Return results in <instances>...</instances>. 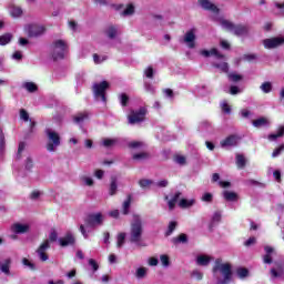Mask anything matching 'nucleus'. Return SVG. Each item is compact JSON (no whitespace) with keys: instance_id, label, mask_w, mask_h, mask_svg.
Returning <instances> with one entry per match:
<instances>
[{"instance_id":"58","label":"nucleus","mask_w":284,"mask_h":284,"mask_svg":"<svg viewBox=\"0 0 284 284\" xmlns=\"http://www.w3.org/2000/svg\"><path fill=\"white\" fill-rule=\"evenodd\" d=\"M175 162H178L179 165H185V156H183V155H176V156H175Z\"/></svg>"},{"instance_id":"59","label":"nucleus","mask_w":284,"mask_h":284,"mask_svg":"<svg viewBox=\"0 0 284 284\" xmlns=\"http://www.w3.org/2000/svg\"><path fill=\"white\" fill-rule=\"evenodd\" d=\"M256 243V237H250L246 242H244L245 247H250V245H254Z\"/></svg>"},{"instance_id":"45","label":"nucleus","mask_w":284,"mask_h":284,"mask_svg":"<svg viewBox=\"0 0 284 284\" xmlns=\"http://www.w3.org/2000/svg\"><path fill=\"white\" fill-rule=\"evenodd\" d=\"M160 261L163 267H170V257L168 255H161Z\"/></svg>"},{"instance_id":"17","label":"nucleus","mask_w":284,"mask_h":284,"mask_svg":"<svg viewBox=\"0 0 284 284\" xmlns=\"http://www.w3.org/2000/svg\"><path fill=\"white\" fill-rule=\"evenodd\" d=\"M200 4L204 10H211V12H214L215 14L219 12V8L210 2V0H200Z\"/></svg>"},{"instance_id":"4","label":"nucleus","mask_w":284,"mask_h":284,"mask_svg":"<svg viewBox=\"0 0 284 284\" xmlns=\"http://www.w3.org/2000/svg\"><path fill=\"white\" fill-rule=\"evenodd\" d=\"M57 239H59V234L57 233L55 230H52L49 234V240H44L37 250V254L40 261H43V262L48 261L49 257L45 252L50 250V242L54 243Z\"/></svg>"},{"instance_id":"52","label":"nucleus","mask_w":284,"mask_h":284,"mask_svg":"<svg viewBox=\"0 0 284 284\" xmlns=\"http://www.w3.org/2000/svg\"><path fill=\"white\" fill-rule=\"evenodd\" d=\"M152 180H140L139 181V185L142 186V187H150V185H152Z\"/></svg>"},{"instance_id":"62","label":"nucleus","mask_w":284,"mask_h":284,"mask_svg":"<svg viewBox=\"0 0 284 284\" xmlns=\"http://www.w3.org/2000/svg\"><path fill=\"white\" fill-rule=\"evenodd\" d=\"M129 148H133V149L143 148V142H131L129 143Z\"/></svg>"},{"instance_id":"56","label":"nucleus","mask_w":284,"mask_h":284,"mask_svg":"<svg viewBox=\"0 0 284 284\" xmlns=\"http://www.w3.org/2000/svg\"><path fill=\"white\" fill-rule=\"evenodd\" d=\"M222 110L226 113L230 114L232 112V108H230V104H227L225 101L222 102Z\"/></svg>"},{"instance_id":"57","label":"nucleus","mask_w":284,"mask_h":284,"mask_svg":"<svg viewBox=\"0 0 284 284\" xmlns=\"http://www.w3.org/2000/svg\"><path fill=\"white\" fill-rule=\"evenodd\" d=\"M283 150H284V145H281L280 148L275 149L272 153L273 159H276V156H278L281 152H283Z\"/></svg>"},{"instance_id":"53","label":"nucleus","mask_w":284,"mask_h":284,"mask_svg":"<svg viewBox=\"0 0 284 284\" xmlns=\"http://www.w3.org/2000/svg\"><path fill=\"white\" fill-rule=\"evenodd\" d=\"M26 150V143L24 142H20L19 146H18V154H17V159H21V153Z\"/></svg>"},{"instance_id":"43","label":"nucleus","mask_w":284,"mask_h":284,"mask_svg":"<svg viewBox=\"0 0 284 284\" xmlns=\"http://www.w3.org/2000/svg\"><path fill=\"white\" fill-rule=\"evenodd\" d=\"M221 219H222L221 212H215L211 220L212 225H216V223H221Z\"/></svg>"},{"instance_id":"41","label":"nucleus","mask_w":284,"mask_h":284,"mask_svg":"<svg viewBox=\"0 0 284 284\" xmlns=\"http://www.w3.org/2000/svg\"><path fill=\"white\" fill-rule=\"evenodd\" d=\"M119 99L122 108H125L130 101V97H128L125 93L120 94Z\"/></svg>"},{"instance_id":"10","label":"nucleus","mask_w":284,"mask_h":284,"mask_svg":"<svg viewBox=\"0 0 284 284\" xmlns=\"http://www.w3.org/2000/svg\"><path fill=\"white\" fill-rule=\"evenodd\" d=\"M284 37H275L263 40V45L266 50H274V48H280L283 45Z\"/></svg>"},{"instance_id":"13","label":"nucleus","mask_w":284,"mask_h":284,"mask_svg":"<svg viewBox=\"0 0 284 284\" xmlns=\"http://www.w3.org/2000/svg\"><path fill=\"white\" fill-rule=\"evenodd\" d=\"M77 243V239L74 234L68 232L63 237L59 239V244L61 247H68L70 245H74Z\"/></svg>"},{"instance_id":"51","label":"nucleus","mask_w":284,"mask_h":284,"mask_svg":"<svg viewBox=\"0 0 284 284\" xmlns=\"http://www.w3.org/2000/svg\"><path fill=\"white\" fill-rule=\"evenodd\" d=\"M89 265L92 267L93 272H97L99 270V263H97V260L90 258L89 260Z\"/></svg>"},{"instance_id":"48","label":"nucleus","mask_w":284,"mask_h":284,"mask_svg":"<svg viewBox=\"0 0 284 284\" xmlns=\"http://www.w3.org/2000/svg\"><path fill=\"white\" fill-rule=\"evenodd\" d=\"M247 274H250V271H247V268H239L237 270V276L240 278H245V276H247Z\"/></svg>"},{"instance_id":"14","label":"nucleus","mask_w":284,"mask_h":284,"mask_svg":"<svg viewBox=\"0 0 284 284\" xmlns=\"http://www.w3.org/2000/svg\"><path fill=\"white\" fill-rule=\"evenodd\" d=\"M184 43L187 45V48H194V41H196V29H191L184 34L183 39Z\"/></svg>"},{"instance_id":"2","label":"nucleus","mask_w":284,"mask_h":284,"mask_svg":"<svg viewBox=\"0 0 284 284\" xmlns=\"http://www.w3.org/2000/svg\"><path fill=\"white\" fill-rule=\"evenodd\" d=\"M213 276L217 284H227L232 281V264L223 263V260L217 258L213 266Z\"/></svg>"},{"instance_id":"60","label":"nucleus","mask_w":284,"mask_h":284,"mask_svg":"<svg viewBox=\"0 0 284 284\" xmlns=\"http://www.w3.org/2000/svg\"><path fill=\"white\" fill-rule=\"evenodd\" d=\"M144 88H145L146 92H150L151 94H154V87H152V84L145 82Z\"/></svg>"},{"instance_id":"63","label":"nucleus","mask_w":284,"mask_h":284,"mask_svg":"<svg viewBox=\"0 0 284 284\" xmlns=\"http://www.w3.org/2000/svg\"><path fill=\"white\" fill-rule=\"evenodd\" d=\"M170 182H168V180H162L160 182L156 183L158 187H168Z\"/></svg>"},{"instance_id":"1","label":"nucleus","mask_w":284,"mask_h":284,"mask_svg":"<svg viewBox=\"0 0 284 284\" xmlns=\"http://www.w3.org/2000/svg\"><path fill=\"white\" fill-rule=\"evenodd\" d=\"M129 241L138 245V247H145V244H143V220L139 214H133V220L130 224Z\"/></svg>"},{"instance_id":"6","label":"nucleus","mask_w":284,"mask_h":284,"mask_svg":"<svg viewBox=\"0 0 284 284\" xmlns=\"http://www.w3.org/2000/svg\"><path fill=\"white\" fill-rule=\"evenodd\" d=\"M45 134L49 139V143L47 144L48 152H54L57 148L61 145V136H59V133L53 131L52 129H47Z\"/></svg>"},{"instance_id":"12","label":"nucleus","mask_w":284,"mask_h":284,"mask_svg":"<svg viewBox=\"0 0 284 284\" xmlns=\"http://www.w3.org/2000/svg\"><path fill=\"white\" fill-rule=\"evenodd\" d=\"M28 36L31 38L41 37L45 32V27L39 24H29L27 27Z\"/></svg>"},{"instance_id":"64","label":"nucleus","mask_w":284,"mask_h":284,"mask_svg":"<svg viewBox=\"0 0 284 284\" xmlns=\"http://www.w3.org/2000/svg\"><path fill=\"white\" fill-rule=\"evenodd\" d=\"M273 176L277 183H281V171L276 170L273 172Z\"/></svg>"},{"instance_id":"18","label":"nucleus","mask_w":284,"mask_h":284,"mask_svg":"<svg viewBox=\"0 0 284 284\" xmlns=\"http://www.w3.org/2000/svg\"><path fill=\"white\" fill-rule=\"evenodd\" d=\"M200 53L202 54V57H206V58L207 57H216V59H223L224 58V55L221 54L217 49H211L210 51L202 50Z\"/></svg>"},{"instance_id":"46","label":"nucleus","mask_w":284,"mask_h":284,"mask_svg":"<svg viewBox=\"0 0 284 284\" xmlns=\"http://www.w3.org/2000/svg\"><path fill=\"white\" fill-rule=\"evenodd\" d=\"M1 271L4 274H10V260H6V263L1 265Z\"/></svg>"},{"instance_id":"47","label":"nucleus","mask_w":284,"mask_h":284,"mask_svg":"<svg viewBox=\"0 0 284 284\" xmlns=\"http://www.w3.org/2000/svg\"><path fill=\"white\" fill-rule=\"evenodd\" d=\"M20 119H22V121H30V115L28 114V111H26L24 109L20 110Z\"/></svg>"},{"instance_id":"38","label":"nucleus","mask_w":284,"mask_h":284,"mask_svg":"<svg viewBox=\"0 0 284 284\" xmlns=\"http://www.w3.org/2000/svg\"><path fill=\"white\" fill-rule=\"evenodd\" d=\"M176 225L178 223L172 221L169 223L168 230L165 232V236H172V233L174 232V230H176Z\"/></svg>"},{"instance_id":"36","label":"nucleus","mask_w":284,"mask_h":284,"mask_svg":"<svg viewBox=\"0 0 284 284\" xmlns=\"http://www.w3.org/2000/svg\"><path fill=\"white\" fill-rule=\"evenodd\" d=\"M148 159H150V154H148L145 152L133 154V160L134 161H145Z\"/></svg>"},{"instance_id":"44","label":"nucleus","mask_w":284,"mask_h":284,"mask_svg":"<svg viewBox=\"0 0 284 284\" xmlns=\"http://www.w3.org/2000/svg\"><path fill=\"white\" fill-rule=\"evenodd\" d=\"M214 68H217L222 72H227L230 70V67L227 65V62H222L220 64H214Z\"/></svg>"},{"instance_id":"19","label":"nucleus","mask_w":284,"mask_h":284,"mask_svg":"<svg viewBox=\"0 0 284 284\" xmlns=\"http://www.w3.org/2000/svg\"><path fill=\"white\" fill-rule=\"evenodd\" d=\"M235 162L240 170H243L245 168V165H247V159L245 158V155H243L241 153H236Z\"/></svg>"},{"instance_id":"15","label":"nucleus","mask_w":284,"mask_h":284,"mask_svg":"<svg viewBox=\"0 0 284 284\" xmlns=\"http://www.w3.org/2000/svg\"><path fill=\"white\" fill-rule=\"evenodd\" d=\"M9 14L12 19H20V17H23V9L16 4H11L9 6Z\"/></svg>"},{"instance_id":"3","label":"nucleus","mask_w":284,"mask_h":284,"mask_svg":"<svg viewBox=\"0 0 284 284\" xmlns=\"http://www.w3.org/2000/svg\"><path fill=\"white\" fill-rule=\"evenodd\" d=\"M220 26L229 32H233L235 37H245L250 33V27L244 24H234L232 21L226 19H220Z\"/></svg>"},{"instance_id":"49","label":"nucleus","mask_w":284,"mask_h":284,"mask_svg":"<svg viewBox=\"0 0 284 284\" xmlns=\"http://www.w3.org/2000/svg\"><path fill=\"white\" fill-rule=\"evenodd\" d=\"M214 196L212 195V193H204L202 196V201H204L205 203H212Z\"/></svg>"},{"instance_id":"37","label":"nucleus","mask_w":284,"mask_h":284,"mask_svg":"<svg viewBox=\"0 0 284 284\" xmlns=\"http://www.w3.org/2000/svg\"><path fill=\"white\" fill-rule=\"evenodd\" d=\"M125 233H120L118 234V237H116V246L118 247H123V245H125Z\"/></svg>"},{"instance_id":"40","label":"nucleus","mask_w":284,"mask_h":284,"mask_svg":"<svg viewBox=\"0 0 284 284\" xmlns=\"http://www.w3.org/2000/svg\"><path fill=\"white\" fill-rule=\"evenodd\" d=\"M23 88H26V90H27L28 92H37V90H38L37 84H34L33 82H26V83L23 84Z\"/></svg>"},{"instance_id":"35","label":"nucleus","mask_w":284,"mask_h":284,"mask_svg":"<svg viewBox=\"0 0 284 284\" xmlns=\"http://www.w3.org/2000/svg\"><path fill=\"white\" fill-rule=\"evenodd\" d=\"M131 14H134V4L132 3L128 4L124 11L122 12L123 17H131Z\"/></svg>"},{"instance_id":"25","label":"nucleus","mask_w":284,"mask_h":284,"mask_svg":"<svg viewBox=\"0 0 284 284\" xmlns=\"http://www.w3.org/2000/svg\"><path fill=\"white\" fill-rule=\"evenodd\" d=\"M116 143H119V139H103L102 140V145L104 148H114V145H116Z\"/></svg>"},{"instance_id":"23","label":"nucleus","mask_w":284,"mask_h":284,"mask_svg":"<svg viewBox=\"0 0 284 284\" xmlns=\"http://www.w3.org/2000/svg\"><path fill=\"white\" fill-rule=\"evenodd\" d=\"M210 261H212V257H210L207 255H200L196 258L197 265H202V266L210 265Z\"/></svg>"},{"instance_id":"39","label":"nucleus","mask_w":284,"mask_h":284,"mask_svg":"<svg viewBox=\"0 0 284 284\" xmlns=\"http://www.w3.org/2000/svg\"><path fill=\"white\" fill-rule=\"evenodd\" d=\"M229 79H230L233 83H239V81H243V75L233 72V73H230V74H229Z\"/></svg>"},{"instance_id":"9","label":"nucleus","mask_w":284,"mask_h":284,"mask_svg":"<svg viewBox=\"0 0 284 284\" xmlns=\"http://www.w3.org/2000/svg\"><path fill=\"white\" fill-rule=\"evenodd\" d=\"M87 227H97L98 225H103V214L93 213L88 215L85 219Z\"/></svg>"},{"instance_id":"7","label":"nucleus","mask_w":284,"mask_h":284,"mask_svg":"<svg viewBox=\"0 0 284 284\" xmlns=\"http://www.w3.org/2000/svg\"><path fill=\"white\" fill-rule=\"evenodd\" d=\"M109 88L110 83H108V81L93 84V93L95 99H101L103 102H105V90Z\"/></svg>"},{"instance_id":"11","label":"nucleus","mask_w":284,"mask_h":284,"mask_svg":"<svg viewBox=\"0 0 284 284\" xmlns=\"http://www.w3.org/2000/svg\"><path fill=\"white\" fill-rule=\"evenodd\" d=\"M239 141H241V138H239V135H229L220 142V145L224 150H230V148H236V145H239Z\"/></svg>"},{"instance_id":"20","label":"nucleus","mask_w":284,"mask_h":284,"mask_svg":"<svg viewBox=\"0 0 284 284\" xmlns=\"http://www.w3.org/2000/svg\"><path fill=\"white\" fill-rule=\"evenodd\" d=\"M132 205V195H128L126 200L122 204V213L124 216H128L130 214V207Z\"/></svg>"},{"instance_id":"27","label":"nucleus","mask_w":284,"mask_h":284,"mask_svg":"<svg viewBox=\"0 0 284 284\" xmlns=\"http://www.w3.org/2000/svg\"><path fill=\"white\" fill-rule=\"evenodd\" d=\"M272 278H281L283 276V266L278 265L277 268L271 270Z\"/></svg>"},{"instance_id":"32","label":"nucleus","mask_w":284,"mask_h":284,"mask_svg":"<svg viewBox=\"0 0 284 284\" xmlns=\"http://www.w3.org/2000/svg\"><path fill=\"white\" fill-rule=\"evenodd\" d=\"M186 241H187V235L185 233H182L178 237L172 239V243H174V245L179 243H185Z\"/></svg>"},{"instance_id":"5","label":"nucleus","mask_w":284,"mask_h":284,"mask_svg":"<svg viewBox=\"0 0 284 284\" xmlns=\"http://www.w3.org/2000/svg\"><path fill=\"white\" fill-rule=\"evenodd\" d=\"M51 50L52 57L55 61L57 59H63L68 51V43L63 40H55L51 45Z\"/></svg>"},{"instance_id":"28","label":"nucleus","mask_w":284,"mask_h":284,"mask_svg":"<svg viewBox=\"0 0 284 284\" xmlns=\"http://www.w3.org/2000/svg\"><path fill=\"white\" fill-rule=\"evenodd\" d=\"M88 116H89L88 112H81L74 115L73 121L75 123H83V121H87Z\"/></svg>"},{"instance_id":"54","label":"nucleus","mask_w":284,"mask_h":284,"mask_svg":"<svg viewBox=\"0 0 284 284\" xmlns=\"http://www.w3.org/2000/svg\"><path fill=\"white\" fill-rule=\"evenodd\" d=\"M22 263H23V265H26V267H29V270H36L34 263L30 262L28 258L24 257L22 260Z\"/></svg>"},{"instance_id":"55","label":"nucleus","mask_w":284,"mask_h":284,"mask_svg":"<svg viewBox=\"0 0 284 284\" xmlns=\"http://www.w3.org/2000/svg\"><path fill=\"white\" fill-rule=\"evenodd\" d=\"M106 59H108L106 57H102V59H101V57L99 54H97V53L93 54L94 63H103V61H105Z\"/></svg>"},{"instance_id":"22","label":"nucleus","mask_w":284,"mask_h":284,"mask_svg":"<svg viewBox=\"0 0 284 284\" xmlns=\"http://www.w3.org/2000/svg\"><path fill=\"white\" fill-rule=\"evenodd\" d=\"M252 123L254 128H265L270 125V120H267V118H258L257 120H254Z\"/></svg>"},{"instance_id":"42","label":"nucleus","mask_w":284,"mask_h":284,"mask_svg":"<svg viewBox=\"0 0 284 284\" xmlns=\"http://www.w3.org/2000/svg\"><path fill=\"white\" fill-rule=\"evenodd\" d=\"M81 182L83 183V185H88L89 187H92V185H94V180H92V178L90 176H82Z\"/></svg>"},{"instance_id":"29","label":"nucleus","mask_w":284,"mask_h":284,"mask_svg":"<svg viewBox=\"0 0 284 284\" xmlns=\"http://www.w3.org/2000/svg\"><path fill=\"white\" fill-rule=\"evenodd\" d=\"M194 203H196V200L192 199V200H187V199H182L179 203L180 207H192V205H194Z\"/></svg>"},{"instance_id":"26","label":"nucleus","mask_w":284,"mask_h":284,"mask_svg":"<svg viewBox=\"0 0 284 284\" xmlns=\"http://www.w3.org/2000/svg\"><path fill=\"white\" fill-rule=\"evenodd\" d=\"M284 134V126H280L276 133H272L268 135V141H276Z\"/></svg>"},{"instance_id":"50","label":"nucleus","mask_w":284,"mask_h":284,"mask_svg":"<svg viewBox=\"0 0 284 284\" xmlns=\"http://www.w3.org/2000/svg\"><path fill=\"white\" fill-rule=\"evenodd\" d=\"M144 74L148 79H154V69L152 67H149L145 71Z\"/></svg>"},{"instance_id":"31","label":"nucleus","mask_w":284,"mask_h":284,"mask_svg":"<svg viewBox=\"0 0 284 284\" xmlns=\"http://www.w3.org/2000/svg\"><path fill=\"white\" fill-rule=\"evenodd\" d=\"M135 276L136 278H145V276H148V268L146 267H139L135 271Z\"/></svg>"},{"instance_id":"34","label":"nucleus","mask_w":284,"mask_h":284,"mask_svg":"<svg viewBox=\"0 0 284 284\" xmlns=\"http://www.w3.org/2000/svg\"><path fill=\"white\" fill-rule=\"evenodd\" d=\"M12 41V34L7 33L0 37V45H8Z\"/></svg>"},{"instance_id":"30","label":"nucleus","mask_w":284,"mask_h":284,"mask_svg":"<svg viewBox=\"0 0 284 284\" xmlns=\"http://www.w3.org/2000/svg\"><path fill=\"white\" fill-rule=\"evenodd\" d=\"M116 190H118L116 178H112L110 189H109L110 196H114V194H116Z\"/></svg>"},{"instance_id":"33","label":"nucleus","mask_w":284,"mask_h":284,"mask_svg":"<svg viewBox=\"0 0 284 284\" xmlns=\"http://www.w3.org/2000/svg\"><path fill=\"white\" fill-rule=\"evenodd\" d=\"M260 90H262L264 94H270V92H272V82L262 83V85L260 87Z\"/></svg>"},{"instance_id":"61","label":"nucleus","mask_w":284,"mask_h":284,"mask_svg":"<svg viewBox=\"0 0 284 284\" xmlns=\"http://www.w3.org/2000/svg\"><path fill=\"white\" fill-rule=\"evenodd\" d=\"M240 92H241V89H239V87L236 85H232L230 88V94H240Z\"/></svg>"},{"instance_id":"8","label":"nucleus","mask_w":284,"mask_h":284,"mask_svg":"<svg viewBox=\"0 0 284 284\" xmlns=\"http://www.w3.org/2000/svg\"><path fill=\"white\" fill-rule=\"evenodd\" d=\"M145 114H148V109L145 108H140L138 111H132L129 115V123L134 125V123L145 121Z\"/></svg>"},{"instance_id":"16","label":"nucleus","mask_w":284,"mask_h":284,"mask_svg":"<svg viewBox=\"0 0 284 284\" xmlns=\"http://www.w3.org/2000/svg\"><path fill=\"white\" fill-rule=\"evenodd\" d=\"M11 230L14 234H26L30 230V226L28 224L16 223L11 226Z\"/></svg>"},{"instance_id":"24","label":"nucleus","mask_w":284,"mask_h":284,"mask_svg":"<svg viewBox=\"0 0 284 284\" xmlns=\"http://www.w3.org/2000/svg\"><path fill=\"white\" fill-rule=\"evenodd\" d=\"M223 196L225 201H239V194L232 192V191H224Z\"/></svg>"},{"instance_id":"21","label":"nucleus","mask_w":284,"mask_h":284,"mask_svg":"<svg viewBox=\"0 0 284 284\" xmlns=\"http://www.w3.org/2000/svg\"><path fill=\"white\" fill-rule=\"evenodd\" d=\"M104 32L106 37H109V39H116V36L119 34V29L114 26H109Z\"/></svg>"}]
</instances>
